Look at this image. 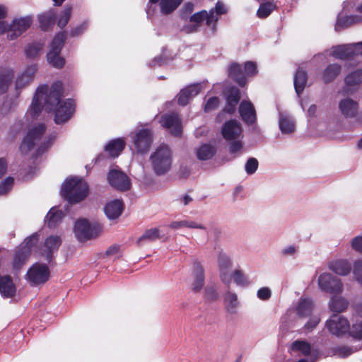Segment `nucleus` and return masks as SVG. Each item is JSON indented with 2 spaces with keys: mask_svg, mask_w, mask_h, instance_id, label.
<instances>
[{
  "mask_svg": "<svg viewBox=\"0 0 362 362\" xmlns=\"http://www.w3.org/2000/svg\"><path fill=\"white\" fill-rule=\"evenodd\" d=\"M62 84L56 82L50 87L43 85L39 87L28 109L27 118H35L44 107L47 112H54V121L57 124L66 122L74 113V103L71 99L62 100Z\"/></svg>",
  "mask_w": 362,
  "mask_h": 362,
  "instance_id": "nucleus-1",
  "label": "nucleus"
},
{
  "mask_svg": "<svg viewBox=\"0 0 362 362\" xmlns=\"http://www.w3.org/2000/svg\"><path fill=\"white\" fill-rule=\"evenodd\" d=\"M39 234L35 233L27 238L18 247L12 262L13 269L18 270L33 253H38L47 260L52 257L54 252L59 247L62 240L58 235H52L46 238L43 246L38 250L36 245L39 240Z\"/></svg>",
  "mask_w": 362,
  "mask_h": 362,
  "instance_id": "nucleus-2",
  "label": "nucleus"
},
{
  "mask_svg": "<svg viewBox=\"0 0 362 362\" xmlns=\"http://www.w3.org/2000/svg\"><path fill=\"white\" fill-rule=\"evenodd\" d=\"M218 267L221 282L229 286L233 281L238 286L245 287L250 284L247 276L240 269L233 270L230 257L223 252L218 255Z\"/></svg>",
  "mask_w": 362,
  "mask_h": 362,
  "instance_id": "nucleus-3",
  "label": "nucleus"
},
{
  "mask_svg": "<svg viewBox=\"0 0 362 362\" xmlns=\"http://www.w3.org/2000/svg\"><path fill=\"white\" fill-rule=\"evenodd\" d=\"M45 130V127L41 123L30 126L21 145V152L25 155L33 151L35 153H39L42 148H46L48 146L47 144L42 141Z\"/></svg>",
  "mask_w": 362,
  "mask_h": 362,
  "instance_id": "nucleus-4",
  "label": "nucleus"
},
{
  "mask_svg": "<svg viewBox=\"0 0 362 362\" xmlns=\"http://www.w3.org/2000/svg\"><path fill=\"white\" fill-rule=\"evenodd\" d=\"M61 194L70 204H76L87 197L88 186L82 179L68 178L62 185Z\"/></svg>",
  "mask_w": 362,
  "mask_h": 362,
  "instance_id": "nucleus-5",
  "label": "nucleus"
},
{
  "mask_svg": "<svg viewBox=\"0 0 362 362\" xmlns=\"http://www.w3.org/2000/svg\"><path fill=\"white\" fill-rule=\"evenodd\" d=\"M293 311L298 319L308 318L304 327L308 330L314 329L320 322V317L315 313L313 301L307 298H300L293 308Z\"/></svg>",
  "mask_w": 362,
  "mask_h": 362,
  "instance_id": "nucleus-6",
  "label": "nucleus"
},
{
  "mask_svg": "<svg viewBox=\"0 0 362 362\" xmlns=\"http://www.w3.org/2000/svg\"><path fill=\"white\" fill-rule=\"evenodd\" d=\"M153 171L157 175H163L168 172L172 165L173 153L170 148L165 145L158 146L150 157Z\"/></svg>",
  "mask_w": 362,
  "mask_h": 362,
  "instance_id": "nucleus-7",
  "label": "nucleus"
},
{
  "mask_svg": "<svg viewBox=\"0 0 362 362\" xmlns=\"http://www.w3.org/2000/svg\"><path fill=\"white\" fill-rule=\"evenodd\" d=\"M50 277V270L45 263L35 262L31 265L25 274V280L32 286L46 283Z\"/></svg>",
  "mask_w": 362,
  "mask_h": 362,
  "instance_id": "nucleus-8",
  "label": "nucleus"
},
{
  "mask_svg": "<svg viewBox=\"0 0 362 362\" xmlns=\"http://www.w3.org/2000/svg\"><path fill=\"white\" fill-rule=\"evenodd\" d=\"M101 226L98 223L90 224L86 219L78 220L74 226V233L76 238L84 242L97 237L101 232Z\"/></svg>",
  "mask_w": 362,
  "mask_h": 362,
  "instance_id": "nucleus-9",
  "label": "nucleus"
},
{
  "mask_svg": "<svg viewBox=\"0 0 362 362\" xmlns=\"http://www.w3.org/2000/svg\"><path fill=\"white\" fill-rule=\"evenodd\" d=\"M204 21H206V24L211 26L214 30H215L218 17L215 16L214 9L210 10L209 12L202 11L193 14L190 18V24L185 25L182 30L186 33L197 32L200 23Z\"/></svg>",
  "mask_w": 362,
  "mask_h": 362,
  "instance_id": "nucleus-10",
  "label": "nucleus"
},
{
  "mask_svg": "<svg viewBox=\"0 0 362 362\" xmlns=\"http://www.w3.org/2000/svg\"><path fill=\"white\" fill-rule=\"evenodd\" d=\"M65 40V33H58L50 45V49L47 54L48 62L56 68H62L64 65V59L59 56Z\"/></svg>",
  "mask_w": 362,
  "mask_h": 362,
  "instance_id": "nucleus-11",
  "label": "nucleus"
},
{
  "mask_svg": "<svg viewBox=\"0 0 362 362\" xmlns=\"http://www.w3.org/2000/svg\"><path fill=\"white\" fill-rule=\"evenodd\" d=\"M325 328L332 335L341 337L348 334L350 323L346 317L333 315L326 320Z\"/></svg>",
  "mask_w": 362,
  "mask_h": 362,
  "instance_id": "nucleus-12",
  "label": "nucleus"
},
{
  "mask_svg": "<svg viewBox=\"0 0 362 362\" xmlns=\"http://www.w3.org/2000/svg\"><path fill=\"white\" fill-rule=\"evenodd\" d=\"M32 23L30 16L15 18L10 25L6 24L7 37L11 40L16 39L30 27Z\"/></svg>",
  "mask_w": 362,
  "mask_h": 362,
  "instance_id": "nucleus-13",
  "label": "nucleus"
},
{
  "mask_svg": "<svg viewBox=\"0 0 362 362\" xmlns=\"http://www.w3.org/2000/svg\"><path fill=\"white\" fill-rule=\"evenodd\" d=\"M320 288L332 294L341 293L343 291V284L338 277L328 272L321 274L317 280Z\"/></svg>",
  "mask_w": 362,
  "mask_h": 362,
  "instance_id": "nucleus-14",
  "label": "nucleus"
},
{
  "mask_svg": "<svg viewBox=\"0 0 362 362\" xmlns=\"http://www.w3.org/2000/svg\"><path fill=\"white\" fill-rule=\"evenodd\" d=\"M329 54L339 59H346L356 54L362 56V42L333 47Z\"/></svg>",
  "mask_w": 362,
  "mask_h": 362,
  "instance_id": "nucleus-15",
  "label": "nucleus"
},
{
  "mask_svg": "<svg viewBox=\"0 0 362 362\" xmlns=\"http://www.w3.org/2000/svg\"><path fill=\"white\" fill-rule=\"evenodd\" d=\"M153 136L149 129H142L135 132L133 136L134 147L138 153H146L152 144Z\"/></svg>",
  "mask_w": 362,
  "mask_h": 362,
  "instance_id": "nucleus-16",
  "label": "nucleus"
},
{
  "mask_svg": "<svg viewBox=\"0 0 362 362\" xmlns=\"http://www.w3.org/2000/svg\"><path fill=\"white\" fill-rule=\"evenodd\" d=\"M37 71L36 64H30L27 66L21 73H20L15 81V90L18 95L22 89L28 86L35 78V75Z\"/></svg>",
  "mask_w": 362,
  "mask_h": 362,
  "instance_id": "nucleus-17",
  "label": "nucleus"
},
{
  "mask_svg": "<svg viewBox=\"0 0 362 362\" xmlns=\"http://www.w3.org/2000/svg\"><path fill=\"white\" fill-rule=\"evenodd\" d=\"M160 123L174 136H180L182 132V125L180 118L177 114H165L160 119Z\"/></svg>",
  "mask_w": 362,
  "mask_h": 362,
  "instance_id": "nucleus-18",
  "label": "nucleus"
},
{
  "mask_svg": "<svg viewBox=\"0 0 362 362\" xmlns=\"http://www.w3.org/2000/svg\"><path fill=\"white\" fill-rule=\"evenodd\" d=\"M107 180L112 187L120 191L127 190L131 186L129 177L123 172L115 169L110 170Z\"/></svg>",
  "mask_w": 362,
  "mask_h": 362,
  "instance_id": "nucleus-19",
  "label": "nucleus"
},
{
  "mask_svg": "<svg viewBox=\"0 0 362 362\" xmlns=\"http://www.w3.org/2000/svg\"><path fill=\"white\" fill-rule=\"evenodd\" d=\"M221 134L227 141L243 138V129L240 124L235 120L226 122L222 127Z\"/></svg>",
  "mask_w": 362,
  "mask_h": 362,
  "instance_id": "nucleus-20",
  "label": "nucleus"
},
{
  "mask_svg": "<svg viewBox=\"0 0 362 362\" xmlns=\"http://www.w3.org/2000/svg\"><path fill=\"white\" fill-rule=\"evenodd\" d=\"M356 13L350 16H342L339 15L335 25L336 30H341L349 27L354 24L362 22V3L356 7Z\"/></svg>",
  "mask_w": 362,
  "mask_h": 362,
  "instance_id": "nucleus-21",
  "label": "nucleus"
},
{
  "mask_svg": "<svg viewBox=\"0 0 362 362\" xmlns=\"http://www.w3.org/2000/svg\"><path fill=\"white\" fill-rule=\"evenodd\" d=\"M206 84L204 82L192 84L185 88L182 89L177 95L178 103L181 105H186L187 104V99H185L184 96L187 95V98L191 100L194 96L198 95L199 92L204 89Z\"/></svg>",
  "mask_w": 362,
  "mask_h": 362,
  "instance_id": "nucleus-22",
  "label": "nucleus"
},
{
  "mask_svg": "<svg viewBox=\"0 0 362 362\" xmlns=\"http://www.w3.org/2000/svg\"><path fill=\"white\" fill-rule=\"evenodd\" d=\"M206 84L204 82L192 84L185 88L182 89L177 95L178 103L181 105H186L187 104V99H185L184 96L187 95V98L191 100L194 96L198 95L199 92L204 89Z\"/></svg>",
  "mask_w": 362,
  "mask_h": 362,
  "instance_id": "nucleus-23",
  "label": "nucleus"
},
{
  "mask_svg": "<svg viewBox=\"0 0 362 362\" xmlns=\"http://www.w3.org/2000/svg\"><path fill=\"white\" fill-rule=\"evenodd\" d=\"M339 109L341 114L348 118L355 117L358 112V103L350 98H345L339 102Z\"/></svg>",
  "mask_w": 362,
  "mask_h": 362,
  "instance_id": "nucleus-24",
  "label": "nucleus"
},
{
  "mask_svg": "<svg viewBox=\"0 0 362 362\" xmlns=\"http://www.w3.org/2000/svg\"><path fill=\"white\" fill-rule=\"evenodd\" d=\"M123 210L124 204L119 199L111 200L108 202L104 207V212L110 220L116 219L119 217Z\"/></svg>",
  "mask_w": 362,
  "mask_h": 362,
  "instance_id": "nucleus-25",
  "label": "nucleus"
},
{
  "mask_svg": "<svg viewBox=\"0 0 362 362\" xmlns=\"http://www.w3.org/2000/svg\"><path fill=\"white\" fill-rule=\"evenodd\" d=\"M328 268L335 274L340 276H346L351 270L349 262L346 259H342L331 261L328 264Z\"/></svg>",
  "mask_w": 362,
  "mask_h": 362,
  "instance_id": "nucleus-26",
  "label": "nucleus"
},
{
  "mask_svg": "<svg viewBox=\"0 0 362 362\" xmlns=\"http://www.w3.org/2000/svg\"><path fill=\"white\" fill-rule=\"evenodd\" d=\"M223 302L226 310L231 314L236 313L240 306L237 293L229 290L224 293Z\"/></svg>",
  "mask_w": 362,
  "mask_h": 362,
  "instance_id": "nucleus-27",
  "label": "nucleus"
},
{
  "mask_svg": "<svg viewBox=\"0 0 362 362\" xmlns=\"http://www.w3.org/2000/svg\"><path fill=\"white\" fill-rule=\"evenodd\" d=\"M240 116L246 123L252 124L256 119V114L253 105L249 101H243L239 107Z\"/></svg>",
  "mask_w": 362,
  "mask_h": 362,
  "instance_id": "nucleus-28",
  "label": "nucleus"
},
{
  "mask_svg": "<svg viewBox=\"0 0 362 362\" xmlns=\"http://www.w3.org/2000/svg\"><path fill=\"white\" fill-rule=\"evenodd\" d=\"M15 71L11 68L0 69V93H6L11 85Z\"/></svg>",
  "mask_w": 362,
  "mask_h": 362,
  "instance_id": "nucleus-29",
  "label": "nucleus"
},
{
  "mask_svg": "<svg viewBox=\"0 0 362 362\" xmlns=\"http://www.w3.org/2000/svg\"><path fill=\"white\" fill-rule=\"evenodd\" d=\"M204 268L199 262H194L193 264V277L192 288L194 291H199L204 284Z\"/></svg>",
  "mask_w": 362,
  "mask_h": 362,
  "instance_id": "nucleus-30",
  "label": "nucleus"
},
{
  "mask_svg": "<svg viewBox=\"0 0 362 362\" xmlns=\"http://www.w3.org/2000/svg\"><path fill=\"white\" fill-rule=\"evenodd\" d=\"M16 291L11 278L8 276H0V293L4 297H12Z\"/></svg>",
  "mask_w": 362,
  "mask_h": 362,
  "instance_id": "nucleus-31",
  "label": "nucleus"
},
{
  "mask_svg": "<svg viewBox=\"0 0 362 362\" xmlns=\"http://www.w3.org/2000/svg\"><path fill=\"white\" fill-rule=\"evenodd\" d=\"M347 307L348 301L340 296H333L329 301V308L333 313H342Z\"/></svg>",
  "mask_w": 362,
  "mask_h": 362,
  "instance_id": "nucleus-32",
  "label": "nucleus"
},
{
  "mask_svg": "<svg viewBox=\"0 0 362 362\" xmlns=\"http://www.w3.org/2000/svg\"><path fill=\"white\" fill-rule=\"evenodd\" d=\"M361 83H362V69L350 73L345 78L346 87L344 88V92L348 93L351 91L352 87L356 86Z\"/></svg>",
  "mask_w": 362,
  "mask_h": 362,
  "instance_id": "nucleus-33",
  "label": "nucleus"
},
{
  "mask_svg": "<svg viewBox=\"0 0 362 362\" xmlns=\"http://www.w3.org/2000/svg\"><path fill=\"white\" fill-rule=\"evenodd\" d=\"M240 98L239 90L236 88H230L227 95V105L225 107V111L228 113H233Z\"/></svg>",
  "mask_w": 362,
  "mask_h": 362,
  "instance_id": "nucleus-34",
  "label": "nucleus"
},
{
  "mask_svg": "<svg viewBox=\"0 0 362 362\" xmlns=\"http://www.w3.org/2000/svg\"><path fill=\"white\" fill-rule=\"evenodd\" d=\"M164 237L163 232L158 228H152L146 230L144 234L138 238V243L151 242Z\"/></svg>",
  "mask_w": 362,
  "mask_h": 362,
  "instance_id": "nucleus-35",
  "label": "nucleus"
},
{
  "mask_svg": "<svg viewBox=\"0 0 362 362\" xmlns=\"http://www.w3.org/2000/svg\"><path fill=\"white\" fill-rule=\"evenodd\" d=\"M215 148L210 144H202L195 150L197 158L200 160L211 159L215 154Z\"/></svg>",
  "mask_w": 362,
  "mask_h": 362,
  "instance_id": "nucleus-36",
  "label": "nucleus"
},
{
  "mask_svg": "<svg viewBox=\"0 0 362 362\" xmlns=\"http://www.w3.org/2000/svg\"><path fill=\"white\" fill-rule=\"evenodd\" d=\"M279 124L283 134H291L296 129L294 121L289 116L282 113L279 115Z\"/></svg>",
  "mask_w": 362,
  "mask_h": 362,
  "instance_id": "nucleus-37",
  "label": "nucleus"
},
{
  "mask_svg": "<svg viewBox=\"0 0 362 362\" xmlns=\"http://www.w3.org/2000/svg\"><path fill=\"white\" fill-rule=\"evenodd\" d=\"M125 142L122 139L110 141L105 146V151L112 156L117 157L122 151Z\"/></svg>",
  "mask_w": 362,
  "mask_h": 362,
  "instance_id": "nucleus-38",
  "label": "nucleus"
},
{
  "mask_svg": "<svg viewBox=\"0 0 362 362\" xmlns=\"http://www.w3.org/2000/svg\"><path fill=\"white\" fill-rule=\"evenodd\" d=\"M159 0H150L151 3H156ZM183 0H160V11L163 14H168L175 10Z\"/></svg>",
  "mask_w": 362,
  "mask_h": 362,
  "instance_id": "nucleus-39",
  "label": "nucleus"
},
{
  "mask_svg": "<svg viewBox=\"0 0 362 362\" xmlns=\"http://www.w3.org/2000/svg\"><path fill=\"white\" fill-rule=\"evenodd\" d=\"M64 214L62 210L55 207L52 208L47 213L45 221L49 227H54L58 223L61 222Z\"/></svg>",
  "mask_w": 362,
  "mask_h": 362,
  "instance_id": "nucleus-40",
  "label": "nucleus"
},
{
  "mask_svg": "<svg viewBox=\"0 0 362 362\" xmlns=\"http://www.w3.org/2000/svg\"><path fill=\"white\" fill-rule=\"evenodd\" d=\"M307 82L306 73L298 69L294 77V86L296 91L299 95L304 89Z\"/></svg>",
  "mask_w": 362,
  "mask_h": 362,
  "instance_id": "nucleus-41",
  "label": "nucleus"
},
{
  "mask_svg": "<svg viewBox=\"0 0 362 362\" xmlns=\"http://www.w3.org/2000/svg\"><path fill=\"white\" fill-rule=\"evenodd\" d=\"M229 76L237 81V83L244 86L246 83L245 78L242 74V67L238 64H233L229 68Z\"/></svg>",
  "mask_w": 362,
  "mask_h": 362,
  "instance_id": "nucleus-42",
  "label": "nucleus"
},
{
  "mask_svg": "<svg viewBox=\"0 0 362 362\" xmlns=\"http://www.w3.org/2000/svg\"><path fill=\"white\" fill-rule=\"evenodd\" d=\"M55 13L53 11H48L39 15V22L42 30H47L51 25H54Z\"/></svg>",
  "mask_w": 362,
  "mask_h": 362,
  "instance_id": "nucleus-43",
  "label": "nucleus"
},
{
  "mask_svg": "<svg viewBox=\"0 0 362 362\" xmlns=\"http://www.w3.org/2000/svg\"><path fill=\"white\" fill-rule=\"evenodd\" d=\"M291 349L293 351H297L303 355L307 356L310 353L311 347L308 342L298 340L292 344Z\"/></svg>",
  "mask_w": 362,
  "mask_h": 362,
  "instance_id": "nucleus-44",
  "label": "nucleus"
},
{
  "mask_svg": "<svg viewBox=\"0 0 362 362\" xmlns=\"http://www.w3.org/2000/svg\"><path fill=\"white\" fill-rule=\"evenodd\" d=\"M340 66L337 64L329 65L325 71L323 80L325 83L332 81L339 73Z\"/></svg>",
  "mask_w": 362,
  "mask_h": 362,
  "instance_id": "nucleus-45",
  "label": "nucleus"
},
{
  "mask_svg": "<svg viewBox=\"0 0 362 362\" xmlns=\"http://www.w3.org/2000/svg\"><path fill=\"white\" fill-rule=\"evenodd\" d=\"M71 11L72 8L71 6H65L58 18L57 25L59 28H62L68 23L71 17Z\"/></svg>",
  "mask_w": 362,
  "mask_h": 362,
  "instance_id": "nucleus-46",
  "label": "nucleus"
},
{
  "mask_svg": "<svg viewBox=\"0 0 362 362\" xmlns=\"http://www.w3.org/2000/svg\"><path fill=\"white\" fill-rule=\"evenodd\" d=\"M347 334L353 338L362 339V321L356 322L351 327L350 326Z\"/></svg>",
  "mask_w": 362,
  "mask_h": 362,
  "instance_id": "nucleus-47",
  "label": "nucleus"
},
{
  "mask_svg": "<svg viewBox=\"0 0 362 362\" xmlns=\"http://www.w3.org/2000/svg\"><path fill=\"white\" fill-rule=\"evenodd\" d=\"M274 6L271 2H267L262 4L257 10V14L259 18L267 17L271 12L274 10Z\"/></svg>",
  "mask_w": 362,
  "mask_h": 362,
  "instance_id": "nucleus-48",
  "label": "nucleus"
},
{
  "mask_svg": "<svg viewBox=\"0 0 362 362\" xmlns=\"http://www.w3.org/2000/svg\"><path fill=\"white\" fill-rule=\"evenodd\" d=\"M353 274L356 281L362 286V259L354 262Z\"/></svg>",
  "mask_w": 362,
  "mask_h": 362,
  "instance_id": "nucleus-49",
  "label": "nucleus"
},
{
  "mask_svg": "<svg viewBox=\"0 0 362 362\" xmlns=\"http://www.w3.org/2000/svg\"><path fill=\"white\" fill-rule=\"evenodd\" d=\"M42 45L39 43L30 45L25 49V54L28 57L35 58L40 54Z\"/></svg>",
  "mask_w": 362,
  "mask_h": 362,
  "instance_id": "nucleus-50",
  "label": "nucleus"
},
{
  "mask_svg": "<svg viewBox=\"0 0 362 362\" xmlns=\"http://www.w3.org/2000/svg\"><path fill=\"white\" fill-rule=\"evenodd\" d=\"M258 168V161L255 158H250L247 160L245 165V170L248 175L254 174Z\"/></svg>",
  "mask_w": 362,
  "mask_h": 362,
  "instance_id": "nucleus-51",
  "label": "nucleus"
},
{
  "mask_svg": "<svg viewBox=\"0 0 362 362\" xmlns=\"http://www.w3.org/2000/svg\"><path fill=\"white\" fill-rule=\"evenodd\" d=\"M357 350H358V349H356V348L354 349V348L349 347V346H341V347H339L336 350L335 354H336V355H337L339 357L345 358V357L350 356L351 354L356 351Z\"/></svg>",
  "mask_w": 362,
  "mask_h": 362,
  "instance_id": "nucleus-52",
  "label": "nucleus"
},
{
  "mask_svg": "<svg viewBox=\"0 0 362 362\" xmlns=\"http://www.w3.org/2000/svg\"><path fill=\"white\" fill-rule=\"evenodd\" d=\"M219 105V99L217 97L210 98L205 103L204 110L206 112L215 110Z\"/></svg>",
  "mask_w": 362,
  "mask_h": 362,
  "instance_id": "nucleus-53",
  "label": "nucleus"
},
{
  "mask_svg": "<svg viewBox=\"0 0 362 362\" xmlns=\"http://www.w3.org/2000/svg\"><path fill=\"white\" fill-rule=\"evenodd\" d=\"M257 296L262 300H267L272 296V290L269 287H262L257 290Z\"/></svg>",
  "mask_w": 362,
  "mask_h": 362,
  "instance_id": "nucleus-54",
  "label": "nucleus"
},
{
  "mask_svg": "<svg viewBox=\"0 0 362 362\" xmlns=\"http://www.w3.org/2000/svg\"><path fill=\"white\" fill-rule=\"evenodd\" d=\"M13 183L12 177H7L4 182L0 184V194L7 193L11 189Z\"/></svg>",
  "mask_w": 362,
  "mask_h": 362,
  "instance_id": "nucleus-55",
  "label": "nucleus"
},
{
  "mask_svg": "<svg viewBox=\"0 0 362 362\" xmlns=\"http://www.w3.org/2000/svg\"><path fill=\"white\" fill-rule=\"evenodd\" d=\"M350 244L354 250L362 254V235H358L352 238Z\"/></svg>",
  "mask_w": 362,
  "mask_h": 362,
  "instance_id": "nucleus-56",
  "label": "nucleus"
},
{
  "mask_svg": "<svg viewBox=\"0 0 362 362\" xmlns=\"http://www.w3.org/2000/svg\"><path fill=\"white\" fill-rule=\"evenodd\" d=\"M257 72V64L252 62H247L245 64V73L247 76H251Z\"/></svg>",
  "mask_w": 362,
  "mask_h": 362,
  "instance_id": "nucleus-57",
  "label": "nucleus"
},
{
  "mask_svg": "<svg viewBox=\"0 0 362 362\" xmlns=\"http://www.w3.org/2000/svg\"><path fill=\"white\" fill-rule=\"evenodd\" d=\"M234 142L231 143L230 146V151L232 153H236L240 152L243 148V143L239 139L233 140Z\"/></svg>",
  "mask_w": 362,
  "mask_h": 362,
  "instance_id": "nucleus-58",
  "label": "nucleus"
},
{
  "mask_svg": "<svg viewBox=\"0 0 362 362\" xmlns=\"http://www.w3.org/2000/svg\"><path fill=\"white\" fill-rule=\"evenodd\" d=\"M297 247L293 245H288L282 249L281 254L284 256H293L297 252Z\"/></svg>",
  "mask_w": 362,
  "mask_h": 362,
  "instance_id": "nucleus-59",
  "label": "nucleus"
},
{
  "mask_svg": "<svg viewBox=\"0 0 362 362\" xmlns=\"http://www.w3.org/2000/svg\"><path fill=\"white\" fill-rule=\"evenodd\" d=\"M186 228H198V229H205L204 226L199 222L193 221H187L186 220Z\"/></svg>",
  "mask_w": 362,
  "mask_h": 362,
  "instance_id": "nucleus-60",
  "label": "nucleus"
},
{
  "mask_svg": "<svg viewBox=\"0 0 362 362\" xmlns=\"http://www.w3.org/2000/svg\"><path fill=\"white\" fill-rule=\"evenodd\" d=\"M214 11L215 16L217 17V16L218 15L225 13L226 10L224 5L222 3L218 2L216 5L215 10H214Z\"/></svg>",
  "mask_w": 362,
  "mask_h": 362,
  "instance_id": "nucleus-61",
  "label": "nucleus"
},
{
  "mask_svg": "<svg viewBox=\"0 0 362 362\" xmlns=\"http://www.w3.org/2000/svg\"><path fill=\"white\" fill-rule=\"evenodd\" d=\"M86 23H83V24L80 25L79 26L74 28L71 30V35L73 36L78 35L81 33H82L86 30Z\"/></svg>",
  "mask_w": 362,
  "mask_h": 362,
  "instance_id": "nucleus-62",
  "label": "nucleus"
},
{
  "mask_svg": "<svg viewBox=\"0 0 362 362\" xmlns=\"http://www.w3.org/2000/svg\"><path fill=\"white\" fill-rule=\"evenodd\" d=\"M170 227L173 229H179L186 227V220L180 221H173L170 224Z\"/></svg>",
  "mask_w": 362,
  "mask_h": 362,
  "instance_id": "nucleus-63",
  "label": "nucleus"
},
{
  "mask_svg": "<svg viewBox=\"0 0 362 362\" xmlns=\"http://www.w3.org/2000/svg\"><path fill=\"white\" fill-rule=\"evenodd\" d=\"M192 198L188 194H185L180 198V203L184 206L189 204L192 202Z\"/></svg>",
  "mask_w": 362,
  "mask_h": 362,
  "instance_id": "nucleus-64",
  "label": "nucleus"
}]
</instances>
